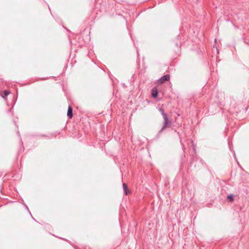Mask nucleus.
Instances as JSON below:
<instances>
[{"instance_id": "f257e3e1", "label": "nucleus", "mask_w": 249, "mask_h": 249, "mask_svg": "<svg viewBox=\"0 0 249 249\" xmlns=\"http://www.w3.org/2000/svg\"><path fill=\"white\" fill-rule=\"evenodd\" d=\"M159 111L161 113V114L162 116V117L164 119V123H163V125L162 127H161V129L159 131V132L158 133V136L161 134V133L163 131V130L165 128V127L167 126V125L168 124H171V123L168 121L167 115L164 112V110L162 108L160 107L159 108Z\"/></svg>"}, {"instance_id": "f03ea898", "label": "nucleus", "mask_w": 249, "mask_h": 249, "mask_svg": "<svg viewBox=\"0 0 249 249\" xmlns=\"http://www.w3.org/2000/svg\"><path fill=\"white\" fill-rule=\"evenodd\" d=\"M170 75L169 74H165L162 76L158 80L159 84H163L166 81H168L170 79Z\"/></svg>"}, {"instance_id": "7ed1b4c3", "label": "nucleus", "mask_w": 249, "mask_h": 249, "mask_svg": "<svg viewBox=\"0 0 249 249\" xmlns=\"http://www.w3.org/2000/svg\"><path fill=\"white\" fill-rule=\"evenodd\" d=\"M67 116L69 118L71 119L73 117V109L71 106L69 105L67 111Z\"/></svg>"}, {"instance_id": "20e7f679", "label": "nucleus", "mask_w": 249, "mask_h": 249, "mask_svg": "<svg viewBox=\"0 0 249 249\" xmlns=\"http://www.w3.org/2000/svg\"><path fill=\"white\" fill-rule=\"evenodd\" d=\"M151 94H152V96L154 98H157L158 96V91L157 89L156 88H153L152 89Z\"/></svg>"}, {"instance_id": "39448f33", "label": "nucleus", "mask_w": 249, "mask_h": 249, "mask_svg": "<svg viewBox=\"0 0 249 249\" xmlns=\"http://www.w3.org/2000/svg\"><path fill=\"white\" fill-rule=\"evenodd\" d=\"M123 187L125 195H127L129 192V189L127 185L125 183H123Z\"/></svg>"}, {"instance_id": "423d86ee", "label": "nucleus", "mask_w": 249, "mask_h": 249, "mask_svg": "<svg viewBox=\"0 0 249 249\" xmlns=\"http://www.w3.org/2000/svg\"><path fill=\"white\" fill-rule=\"evenodd\" d=\"M227 199L229 202H232L234 200V195L230 194L227 196Z\"/></svg>"}, {"instance_id": "0eeeda50", "label": "nucleus", "mask_w": 249, "mask_h": 249, "mask_svg": "<svg viewBox=\"0 0 249 249\" xmlns=\"http://www.w3.org/2000/svg\"><path fill=\"white\" fill-rule=\"evenodd\" d=\"M10 93V92L8 90H4L3 94L4 96H2V97L4 99H5V97L8 96Z\"/></svg>"}, {"instance_id": "6e6552de", "label": "nucleus", "mask_w": 249, "mask_h": 249, "mask_svg": "<svg viewBox=\"0 0 249 249\" xmlns=\"http://www.w3.org/2000/svg\"><path fill=\"white\" fill-rule=\"evenodd\" d=\"M24 205L25 206L26 209L28 211V212H29V209H28V207H27V206L26 205Z\"/></svg>"}, {"instance_id": "1a4fd4ad", "label": "nucleus", "mask_w": 249, "mask_h": 249, "mask_svg": "<svg viewBox=\"0 0 249 249\" xmlns=\"http://www.w3.org/2000/svg\"><path fill=\"white\" fill-rule=\"evenodd\" d=\"M176 46H177L178 47H180V46L179 45V44L178 43H176Z\"/></svg>"}, {"instance_id": "9d476101", "label": "nucleus", "mask_w": 249, "mask_h": 249, "mask_svg": "<svg viewBox=\"0 0 249 249\" xmlns=\"http://www.w3.org/2000/svg\"><path fill=\"white\" fill-rule=\"evenodd\" d=\"M32 217L33 219H34V220H36L35 219V218H34L32 216Z\"/></svg>"}, {"instance_id": "9b49d317", "label": "nucleus", "mask_w": 249, "mask_h": 249, "mask_svg": "<svg viewBox=\"0 0 249 249\" xmlns=\"http://www.w3.org/2000/svg\"><path fill=\"white\" fill-rule=\"evenodd\" d=\"M42 136H43V137H47V136H46V135H42Z\"/></svg>"}, {"instance_id": "f8f14e48", "label": "nucleus", "mask_w": 249, "mask_h": 249, "mask_svg": "<svg viewBox=\"0 0 249 249\" xmlns=\"http://www.w3.org/2000/svg\"><path fill=\"white\" fill-rule=\"evenodd\" d=\"M29 213H30V214H31V216H32V214H31L30 212L29 211Z\"/></svg>"}, {"instance_id": "ddd939ff", "label": "nucleus", "mask_w": 249, "mask_h": 249, "mask_svg": "<svg viewBox=\"0 0 249 249\" xmlns=\"http://www.w3.org/2000/svg\"><path fill=\"white\" fill-rule=\"evenodd\" d=\"M182 149H183V150L184 149V146H183Z\"/></svg>"}]
</instances>
